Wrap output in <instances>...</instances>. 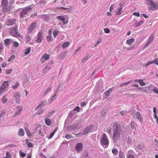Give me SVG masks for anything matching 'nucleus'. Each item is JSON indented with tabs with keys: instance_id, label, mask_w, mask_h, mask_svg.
Segmentation results:
<instances>
[{
	"instance_id": "nucleus-1",
	"label": "nucleus",
	"mask_w": 158,
	"mask_h": 158,
	"mask_svg": "<svg viewBox=\"0 0 158 158\" xmlns=\"http://www.w3.org/2000/svg\"><path fill=\"white\" fill-rule=\"evenodd\" d=\"M122 130L120 125L117 123H115L113 127L112 140L114 143L116 142L121 138Z\"/></svg>"
},
{
	"instance_id": "nucleus-2",
	"label": "nucleus",
	"mask_w": 158,
	"mask_h": 158,
	"mask_svg": "<svg viewBox=\"0 0 158 158\" xmlns=\"http://www.w3.org/2000/svg\"><path fill=\"white\" fill-rule=\"evenodd\" d=\"M100 143L104 148H107L108 147L109 141L107 135L105 133L102 135Z\"/></svg>"
},
{
	"instance_id": "nucleus-3",
	"label": "nucleus",
	"mask_w": 158,
	"mask_h": 158,
	"mask_svg": "<svg viewBox=\"0 0 158 158\" xmlns=\"http://www.w3.org/2000/svg\"><path fill=\"white\" fill-rule=\"evenodd\" d=\"M18 27L16 26L13 27L11 28L10 29V33L11 35L15 37H17L19 35V34L18 33Z\"/></svg>"
},
{
	"instance_id": "nucleus-4",
	"label": "nucleus",
	"mask_w": 158,
	"mask_h": 158,
	"mask_svg": "<svg viewBox=\"0 0 158 158\" xmlns=\"http://www.w3.org/2000/svg\"><path fill=\"white\" fill-rule=\"evenodd\" d=\"M8 0H2L1 6L2 8V11L4 12L9 11L7 7Z\"/></svg>"
},
{
	"instance_id": "nucleus-5",
	"label": "nucleus",
	"mask_w": 158,
	"mask_h": 158,
	"mask_svg": "<svg viewBox=\"0 0 158 158\" xmlns=\"http://www.w3.org/2000/svg\"><path fill=\"white\" fill-rule=\"evenodd\" d=\"M31 9L32 8L30 6L22 10L20 14V17L22 18H23L24 15L27 14L28 11L31 10Z\"/></svg>"
},
{
	"instance_id": "nucleus-6",
	"label": "nucleus",
	"mask_w": 158,
	"mask_h": 158,
	"mask_svg": "<svg viewBox=\"0 0 158 158\" xmlns=\"http://www.w3.org/2000/svg\"><path fill=\"white\" fill-rule=\"evenodd\" d=\"M16 19H7L5 21V24L8 26H11L14 24L16 22Z\"/></svg>"
},
{
	"instance_id": "nucleus-7",
	"label": "nucleus",
	"mask_w": 158,
	"mask_h": 158,
	"mask_svg": "<svg viewBox=\"0 0 158 158\" xmlns=\"http://www.w3.org/2000/svg\"><path fill=\"white\" fill-rule=\"evenodd\" d=\"M43 39L42 33L41 32H39L36 36V39L35 42L36 43H41Z\"/></svg>"
},
{
	"instance_id": "nucleus-8",
	"label": "nucleus",
	"mask_w": 158,
	"mask_h": 158,
	"mask_svg": "<svg viewBox=\"0 0 158 158\" xmlns=\"http://www.w3.org/2000/svg\"><path fill=\"white\" fill-rule=\"evenodd\" d=\"M50 58V56L46 53L44 54L41 57L40 61H41V63H44L45 61L48 60Z\"/></svg>"
},
{
	"instance_id": "nucleus-9",
	"label": "nucleus",
	"mask_w": 158,
	"mask_h": 158,
	"mask_svg": "<svg viewBox=\"0 0 158 158\" xmlns=\"http://www.w3.org/2000/svg\"><path fill=\"white\" fill-rule=\"evenodd\" d=\"M94 126V125H91L86 127L85 129V131L83 133V135H85L91 131L92 130V128Z\"/></svg>"
},
{
	"instance_id": "nucleus-10",
	"label": "nucleus",
	"mask_w": 158,
	"mask_h": 158,
	"mask_svg": "<svg viewBox=\"0 0 158 158\" xmlns=\"http://www.w3.org/2000/svg\"><path fill=\"white\" fill-rule=\"evenodd\" d=\"M135 153L132 150H129L127 155V158H135Z\"/></svg>"
},
{
	"instance_id": "nucleus-11",
	"label": "nucleus",
	"mask_w": 158,
	"mask_h": 158,
	"mask_svg": "<svg viewBox=\"0 0 158 158\" xmlns=\"http://www.w3.org/2000/svg\"><path fill=\"white\" fill-rule=\"evenodd\" d=\"M145 3L147 5H150V6L148 7V10H152V9L151 8H152L154 3L153 0H145Z\"/></svg>"
},
{
	"instance_id": "nucleus-12",
	"label": "nucleus",
	"mask_w": 158,
	"mask_h": 158,
	"mask_svg": "<svg viewBox=\"0 0 158 158\" xmlns=\"http://www.w3.org/2000/svg\"><path fill=\"white\" fill-rule=\"evenodd\" d=\"M14 97L16 102L18 103H19L20 102V95L19 92H16L14 94Z\"/></svg>"
},
{
	"instance_id": "nucleus-13",
	"label": "nucleus",
	"mask_w": 158,
	"mask_h": 158,
	"mask_svg": "<svg viewBox=\"0 0 158 158\" xmlns=\"http://www.w3.org/2000/svg\"><path fill=\"white\" fill-rule=\"evenodd\" d=\"M9 86V84L8 81H4L2 84L1 87L6 91Z\"/></svg>"
},
{
	"instance_id": "nucleus-14",
	"label": "nucleus",
	"mask_w": 158,
	"mask_h": 158,
	"mask_svg": "<svg viewBox=\"0 0 158 158\" xmlns=\"http://www.w3.org/2000/svg\"><path fill=\"white\" fill-rule=\"evenodd\" d=\"M57 18L61 20L64 24L67 23L68 22V20L66 19L63 16H58L57 17Z\"/></svg>"
},
{
	"instance_id": "nucleus-15",
	"label": "nucleus",
	"mask_w": 158,
	"mask_h": 158,
	"mask_svg": "<svg viewBox=\"0 0 158 158\" xmlns=\"http://www.w3.org/2000/svg\"><path fill=\"white\" fill-rule=\"evenodd\" d=\"M75 149L77 152H79L83 148V144L82 143H77L75 146Z\"/></svg>"
},
{
	"instance_id": "nucleus-16",
	"label": "nucleus",
	"mask_w": 158,
	"mask_h": 158,
	"mask_svg": "<svg viewBox=\"0 0 158 158\" xmlns=\"http://www.w3.org/2000/svg\"><path fill=\"white\" fill-rule=\"evenodd\" d=\"M37 25V23L36 22H33L31 23L30 26L28 28L27 30L29 32H31L36 27Z\"/></svg>"
},
{
	"instance_id": "nucleus-17",
	"label": "nucleus",
	"mask_w": 158,
	"mask_h": 158,
	"mask_svg": "<svg viewBox=\"0 0 158 158\" xmlns=\"http://www.w3.org/2000/svg\"><path fill=\"white\" fill-rule=\"evenodd\" d=\"M135 116L137 119L139 120L141 123H143V118L141 116L139 112H137L135 114Z\"/></svg>"
},
{
	"instance_id": "nucleus-18",
	"label": "nucleus",
	"mask_w": 158,
	"mask_h": 158,
	"mask_svg": "<svg viewBox=\"0 0 158 158\" xmlns=\"http://www.w3.org/2000/svg\"><path fill=\"white\" fill-rule=\"evenodd\" d=\"M17 108V111L14 114V116H15L18 115L19 114L22 110V108L21 106H19Z\"/></svg>"
},
{
	"instance_id": "nucleus-19",
	"label": "nucleus",
	"mask_w": 158,
	"mask_h": 158,
	"mask_svg": "<svg viewBox=\"0 0 158 158\" xmlns=\"http://www.w3.org/2000/svg\"><path fill=\"white\" fill-rule=\"evenodd\" d=\"M135 41V39L133 38H132L131 39L127 40L126 42V43L129 45H131L134 43Z\"/></svg>"
},
{
	"instance_id": "nucleus-20",
	"label": "nucleus",
	"mask_w": 158,
	"mask_h": 158,
	"mask_svg": "<svg viewBox=\"0 0 158 158\" xmlns=\"http://www.w3.org/2000/svg\"><path fill=\"white\" fill-rule=\"evenodd\" d=\"M154 38V35L153 34H151L149 37L148 42L146 44V45H148L149 44L152 43Z\"/></svg>"
},
{
	"instance_id": "nucleus-21",
	"label": "nucleus",
	"mask_w": 158,
	"mask_h": 158,
	"mask_svg": "<svg viewBox=\"0 0 158 158\" xmlns=\"http://www.w3.org/2000/svg\"><path fill=\"white\" fill-rule=\"evenodd\" d=\"M119 5L120 7L118 8V11H116V14L117 15H120L123 12V7H122V4H119Z\"/></svg>"
},
{
	"instance_id": "nucleus-22",
	"label": "nucleus",
	"mask_w": 158,
	"mask_h": 158,
	"mask_svg": "<svg viewBox=\"0 0 158 158\" xmlns=\"http://www.w3.org/2000/svg\"><path fill=\"white\" fill-rule=\"evenodd\" d=\"M18 134L20 136H23L25 134L23 129L20 128Z\"/></svg>"
},
{
	"instance_id": "nucleus-23",
	"label": "nucleus",
	"mask_w": 158,
	"mask_h": 158,
	"mask_svg": "<svg viewBox=\"0 0 158 158\" xmlns=\"http://www.w3.org/2000/svg\"><path fill=\"white\" fill-rule=\"evenodd\" d=\"M144 21H140L139 23L135 22L133 24L134 26L135 27H137L139 26L140 25H142L144 23Z\"/></svg>"
},
{
	"instance_id": "nucleus-24",
	"label": "nucleus",
	"mask_w": 158,
	"mask_h": 158,
	"mask_svg": "<svg viewBox=\"0 0 158 158\" xmlns=\"http://www.w3.org/2000/svg\"><path fill=\"white\" fill-rule=\"evenodd\" d=\"M45 124L48 126H50L52 123L51 120L48 118H46L45 119Z\"/></svg>"
},
{
	"instance_id": "nucleus-25",
	"label": "nucleus",
	"mask_w": 158,
	"mask_h": 158,
	"mask_svg": "<svg viewBox=\"0 0 158 158\" xmlns=\"http://www.w3.org/2000/svg\"><path fill=\"white\" fill-rule=\"evenodd\" d=\"M11 41L10 39H7L4 40V44L6 46H8L10 44V41Z\"/></svg>"
},
{
	"instance_id": "nucleus-26",
	"label": "nucleus",
	"mask_w": 158,
	"mask_h": 158,
	"mask_svg": "<svg viewBox=\"0 0 158 158\" xmlns=\"http://www.w3.org/2000/svg\"><path fill=\"white\" fill-rule=\"evenodd\" d=\"M58 130L57 127L55 128L53 131L51 133V134H50L48 138V139H50L53 136L54 134Z\"/></svg>"
},
{
	"instance_id": "nucleus-27",
	"label": "nucleus",
	"mask_w": 158,
	"mask_h": 158,
	"mask_svg": "<svg viewBox=\"0 0 158 158\" xmlns=\"http://www.w3.org/2000/svg\"><path fill=\"white\" fill-rule=\"evenodd\" d=\"M137 126V124L136 123H135V122L133 121L131 122V128L132 129H134L135 130L136 129V127Z\"/></svg>"
},
{
	"instance_id": "nucleus-28",
	"label": "nucleus",
	"mask_w": 158,
	"mask_h": 158,
	"mask_svg": "<svg viewBox=\"0 0 158 158\" xmlns=\"http://www.w3.org/2000/svg\"><path fill=\"white\" fill-rule=\"evenodd\" d=\"M25 130L27 136H28L29 137H30L32 136V135H31L29 129L27 128L26 127H25Z\"/></svg>"
},
{
	"instance_id": "nucleus-29",
	"label": "nucleus",
	"mask_w": 158,
	"mask_h": 158,
	"mask_svg": "<svg viewBox=\"0 0 158 158\" xmlns=\"http://www.w3.org/2000/svg\"><path fill=\"white\" fill-rule=\"evenodd\" d=\"M153 6L151 8L152 9V10H156L158 9V2H154V4L153 5Z\"/></svg>"
},
{
	"instance_id": "nucleus-30",
	"label": "nucleus",
	"mask_w": 158,
	"mask_h": 158,
	"mask_svg": "<svg viewBox=\"0 0 158 158\" xmlns=\"http://www.w3.org/2000/svg\"><path fill=\"white\" fill-rule=\"evenodd\" d=\"M44 101H43L40 104L37 106L35 108V110H38L40 108H41L44 105Z\"/></svg>"
},
{
	"instance_id": "nucleus-31",
	"label": "nucleus",
	"mask_w": 158,
	"mask_h": 158,
	"mask_svg": "<svg viewBox=\"0 0 158 158\" xmlns=\"http://www.w3.org/2000/svg\"><path fill=\"white\" fill-rule=\"evenodd\" d=\"M112 88L109 89L108 90L105 92L104 94L107 97L108 96L110 95V93H111L112 91Z\"/></svg>"
},
{
	"instance_id": "nucleus-32",
	"label": "nucleus",
	"mask_w": 158,
	"mask_h": 158,
	"mask_svg": "<svg viewBox=\"0 0 158 158\" xmlns=\"http://www.w3.org/2000/svg\"><path fill=\"white\" fill-rule=\"evenodd\" d=\"M2 101L3 103H6L7 102L8 99L5 96H4L2 98Z\"/></svg>"
},
{
	"instance_id": "nucleus-33",
	"label": "nucleus",
	"mask_w": 158,
	"mask_h": 158,
	"mask_svg": "<svg viewBox=\"0 0 158 158\" xmlns=\"http://www.w3.org/2000/svg\"><path fill=\"white\" fill-rule=\"evenodd\" d=\"M29 140L26 139L25 140L26 144H27V146L28 147L32 148L33 147V145L32 143H31L28 142Z\"/></svg>"
},
{
	"instance_id": "nucleus-34",
	"label": "nucleus",
	"mask_w": 158,
	"mask_h": 158,
	"mask_svg": "<svg viewBox=\"0 0 158 158\" xmlns=\"http://www.w3.org/2000/svg\"><path fill=\"white\" fill-rule=\"evenodd\" d=\"M108 112V111L107 110L103 109L101 113V114L103 116H104L106 115V114Z\"/></svg>"
},
{
	"instance_id": "nucleus-35",
	"label": "nucleus",
	"mask_w": 158,
	"mask_h": 158,
	"mask_svg": "<svg viewBox=\"0 0 158 158\" xmlns=\"http://www.w3.org/2000/svg\"><path fill=\"white\" fill-rule=\"evenodd\" d=\"M69 45V43L68 42L64 43L62 45V47L63 48H65Z\"/></svg>"
},
{
	"instance_id": "nucleus-36",
	"label": "nucleus",
	"mask_w": 158,
	"mask_h": 158,
	"mask_svg": "<svg viewBox=\"0 0 158 158\" xmlns=\"http://www.w3.org/2000/svg\"><path fill=\"white\" fill-rule=\"evenodd\" d=\"M19 82H17L14 85H12L11 86V87L14 89H17L19 86Z\"/></svg>"
},
{
	"instance_id": "nucleus-37",
	"label": "nucleus",
	"mask_w": 158,
	"mask_h": 158,
	"mask_svg": "<svg viewBox=\"0 0 158 158\" xmlns=\"http://www.w3.org/2000/svg\"><path fill=\"white\" fill-rule=\"evenodd\" d=\"M131 81H129L128 82H126L124 83H123L119 85V87H123L125 85H127L129 84L131 82Z\"/></svg>"
},
{
	"instance_id": "nucleus-38",
	"label": "nucleus",
	"mask_w": 158,
	"mask_h": 158,
	"mask_svg": "<svg viewBox=\"0 0 158 158\" xmlns=\"http://www.w3.org/2000/svg\"><path fill=\"white\" fill-rule=\"evenodd\" d=\"M59 31L56 30H55L53 31V36L54 37H56L58 34L59 33Z\"/></svg>"
},
{
	"instance_id": "nucleus-39",
	"label": "nucleus",
	"mask_w": 158,
	"mask_h": 158,
	"mask_svg": "<svg viewBox=\"0 0 158 158\" xmlns=\"http://www.w3.org/2000/svg\"><path fill=\"white\" fill-rule=\"evenodd\" d=\"M15 55H12L8 59V61L9 62L11 61L12 60H14L15 57Z\"/></svg>"
},
{
	"instance_id": "nucleus-40",
	"label": "nucleus",
	"mask_w": 158,
	"mask_h": 158,
	"mask_svg": "<svg viewBox=\"0 0 158 158\" xmlns=\"http://www.w3.org/2000/svg\"><path fill=\"white\" fill-rule=\"evenodd\" d=\"M90 57L89 56H87L84 57L82 60V62L83 63L85 62L86 60H88Z\"/></svg>"
},
{
	"instance_id": "nucleus-41",
	"label": "nucleus",
	"mask_w": 158,
	"mask_h": 158,
	"mask_svg": "<svg viewBox=\"0 0 158 158\" xmlns=\"http://www.w3.org/2000/svg\"><path fill=\"white\" fill-rule=\"evenodd\" d=\"M112 152L114 155H116L118 153V150L116 148L113 149Z\"/></svg>"
},
{
	"instance_id": "nucleus-42",
	"label": "nucleus",
	"mask_w": 158,
	"mask_h": 158,
	"mask_svg": "<svg viewBox=\"0 0 158 158\" xmlns=\"http://www.w3.org/2000/svg\"><path fill=\"white\" fill-rule=\"evenodd\" d=\"M19 153L20 156L22 157H24L26 156V153L23 152L21 150L19 151Z\"/></svg>"
},
{
	"instance_id": "nucleus-43",
	"label": "nucleus",
	"mask_w": 158,
	"mask_h": 158,
	"mask_svg": "<svg viewBox=\"0 0 158 158\" xmlns=\"http://www.w3.org/2000/svg\"><path fill=\"white\" fill-rule=\"evenodd\" d=\"M139 83L141 86H143L145 85V83L143 82V80H139Z\"/></svg>"
},
{
	"instance_id": "nucleus-44",
	"label": "nucleus",
	"mask_w": 158,
	"mask_h": 158,
	"mask_svg": "<svg viewBox=\"0 0 158 158\" xmlns=\"http://www.w3.org/2000/svg\"><path fill=\"white\" fill-rule=\"evenodd\" d=\"M153 63H154V60L152 61H149L145 64V66L147 67L148 65Z\"/></svg>"
},
{
	"instance_id": "nucleus-45",
	"label": "nucleus",
	"mask_w": 158,
	"mask_h": 158,
	"mask_svg": "<svg viewBox=\"0 0 158 158\" xmlns=\"http://www.w3.org/2000/svg\"><path fill=\"white\" fill-rule=\"evenodd\" d=\"M119 156L120 158H125V156L123 152L121 151H120L119 152Z\"/></svg>"
},
{
	"instance_id": "nucleus-46",
	"label": "nucleus",
	"mask_w": 158,
	"mask_h": 158,
	"mask_svg": "<svg viewBox=\"0 0 158 158\" xmlns=\"http://www.w3.org/2000/svg\"><path fill=\"white\" fill-rule=\"evenodd\" d=\"M152 91L154 93L158 94V88L156 87H154L153 88Z\"/></svg>"
},
{
	"instance_id": "nucleus-47",
	"label": "nucleus",
	"mask_w": 158,
	"mask_h": 158,
	"mask_svg": "<svg viewBox=\"0 0 158 158\" xmlns=\"http://www.w3.org/2000/svg\"><path fill=\"white\" fill-rule=\"evenodd\" d=\"M31 50V48L30 47L27 48L26 50V52L25 53V54L26 55H27L28 54H29Z\"/></svg>"
},
{
	"instance_id": "nucleus-48",
	"label": "nucleus",
	"mask_w": 158,
	"mask_h": 158,
	"mask_svg": "<svg viewBox=\"0 0 158 158\" xmlns=\"http://www.w3.org/2000/svg\"><path fill=\"white\" fill-rule=\"evenodd\" d=\"M6 91L3 88H2L1 87L0 88V96L2 95L4 92H5Z\"/></svg>"
},
{
	"instance_id": "nucleus-49",
	"label": "nucleus",
	"mask_w": 158,
	"mask_h": 158,
	"mask_svg": "<svg viewBox=\"0 0 158 158\" xmlns=\"http://www.w3.org/2000/svg\"><path fill=\"white\" fill-rule=\"evenodd\" d=\"M65 137L67 139H69L70 138H73V136L70 134H67L65 136Z\"/></svg>"
},
{
	"instance_id": "nucleus-50",
	"label": "nucleus",
	"mask_w": 158,
	"mask_h": 158,
	"mask_svg": "<svg viewBox=\"0 0 158 158\" xmlns=\"http://www.w3.org/2000/svg\"><path fill=\"white\" fill-rule=\"evenodd\" d=\"M52 36L50 35H48L46 37V39L47 40V41L48 42H49L51 41V38Z\"/></svg>"
},
{
	"instance_id": "nucleus-51",
	"label": "nucleus",
	"mask_w": 158,
	"mask_h": 158,
	"mask_svg": "<svg viewBox=\"0 0 158 158\" xmlns=\"http://www.w3.org/2000/svg\"><path fill=\"white\" fill-rule=\"evenodd\" d=\"M13 44V46L15 47H17L19 46V44L16 41L14 42Z\"/></svg>"
},
{
	"instance_id": "nucleus-52",
	"label": "nucleus",
	"mask_w": 158,
	"mask_h": 158,
	"mask_svg": "<svg viewBox=\"0 0 158 158\" xmlns=\"http://www.w3.org/2000/svg\"><path fill=\"white\" fill-rule=\"evenodd\" d=\"M80 108L79 106H77L73 110L77 111L78 112H79L80 111Z\"/></svg>"
},
{
	"instance_id": "nucleus-53",
	"label": "nucleus",
	"mask_w": 158,
	"mask_h": 158,
	"mask_svg": "<svg viewBox=\"0 0 158 158\" xmlns=\"http://www.w3.org/2000/svg\"><path fill=\"white\" fill-rule=\"evenodd\" d=\"M104 31L106 33H109L110 32V31L108 28H105L104 30Z\"/></svg>"
},
{
	"instance_id": "nucleus-54",
	"label": "nucleus",
	"mask_w": 158,
	"mask_h": 158,
	"mask_svg": "<svg viewBox=\"0 0 158 158\" xmlns=\"http://www.w3.org/2000/svg\"><path fill=\"white\" fill-rule=\"evenodd\" d=\"M120 113L122 116H124L127 113V112L126 111L122 110L120 112Z\"/></svg>"
},
{
	"instance_id": "nucleus-55",
	"label": "nucleus",
	"mask_w": 158,
	"mask_h": 158,
	"mask_svg": "<svg viewBox=\"0 0 158 158\" xmlns=\"http://www.w3.org/2000/svg\"><path fill=\"white\" fill-rule=\"evenodd\" d=\"M43 112V110L41 109L40 110H38L36 112V114H40L42 113Z\"/></svg>"
},
{
	"instance_id": "nucleus-56",
	"label": "nucleus",
	"mask_w": 158,
	"mask_h": 158,
	"mask_svg": "<svg viewBox=\"0 0 158 158\" xmlns=\"http://www.w3.org/2000/svg\"><path fill=\"white\" fill-rule=\"evenodd\" d=\"M81 47H80L79 48H78L75 51L74 54L75 55H76L77 53L81 49Z\"/></svg>"
},
{
	"instance_id": "nucleus-57",
	"label": "nucleus",
	"mask_w": 158,
	"mask_h": 158,
	"mask_svg": "<svg viewBox=\"0 0 158 158\" xmlns=\"http://www.w3.org/2000/svg\"><path fill=\"white\" fill-rule=\"evenodd\" d=\"M10 156L9 154V153L8 152H7L6 153V156L3 158H10Z\"/></svg>"
},
{
	"instance_id": "nucleus-58",
	"label": "nucleus",
	"mask_w": 158,
	"mask_h": 158,
	"mask_svg": "<svg viewBox=\"0 0 158 158\" xmlns=\"http://www.w3.org/2000/svg\"><path fill=\"white\" fill-rule=\"evenodd\" d=\"M139 90L142 92H145L146 90L145 89H144L142 87H139Z\"/></svg>"
},
{
	"instance_id": "nucleus-59",
	"label": "nucleus",
	"mask_w": 158,
	"mask_h": 158,
	"mask_svg": "<svg viewBox=\"0 0 158 158\" xmlns=\"http://www.w3.org/2000/svg\"><path fill=\"white\" fill-rule=\"evenodd\" d=\"M12 69H9L7 70L6 71V73L7 74H9L12 72Z\"/></svg>"
},
{
	"instance_id": "nucleus-60",
	"label": "nucleus",
	"mask_w": 158,
	"mask_h": 158,
	"mask_svg": "<svg viewBox=\"0 0 158 158\" xmlns=\"http://www.w3.org/2000/svg\"><path fill=\"white\" fill-rule=\"evenodd\" d=\"M154 63L158 65V58H156L154 59Z\"/></svg>"
},
{
	"instance_id": "nucleus-61",
	"label": "nucleus",
	"mask_w": 158,
	"mask_h": 158,
	"mask_svg": "<svg viewBox=\"0 0 158 158\" xmlns=\"http://www.w3.org/2000/svg\"><path fill=\"white\" fill-rule=\"evenodd\" d=\"M6 65V62H4L2 64L1 66L2 68H5Z\"/></svg>"
},
{
	"instance_id": "nucleus-62",
	"label": "nucleus",
	"mask_w": 158,
	"mask_h": 158,
	"mask_svg": "<svg viewBox=\"0 0 158 158\" xmlns=\"http://www.w3.org/2000/svg\"><path fill=\"white\" fill-rule=\"evenodd\" d=\"M86 104V102H83L81 103V107H83Z\"/></svg>"
},
{
	"instance_id": "nucleus-63",
	"label": "nucleus",
	"mask_w": 158,
	"mask_h": 158,
	"mask_svg": "<svg viewBox=\"0 0 158 158\" xmlns=\"http://www.w3.org/2000/svg\"><path fill=\"white\" fill-rule=\"evenodd\" d=\"M51 90V88H48L46 89V91L45 92V94H47L48 92H49Z\"/></svg>"
},
{
	"instance_id": "nucleus-64",
	"label": "nucleus",
	"mask_w": 158,
	"mask_h": 158,
	"mask_svg": "<svg viewBox=\"0 0 158 158\" xmlns=\"http://www.w3.org/2000/svg\"><path fill=\"white\" fill-rule=\"evenodd\" d=\"M133 15H134L137 16L138 17H139V16H140L138 12H134L133 13Z\"/></svg>"
}]
</instances>
